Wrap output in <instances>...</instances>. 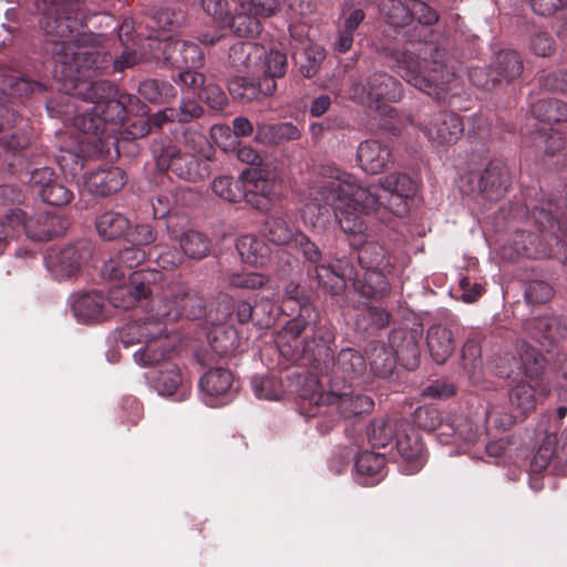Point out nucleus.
Listing matches in <instances>:
<instances>
[{
    "instance_id": "25",
    "label": "nucleus",
    "mask_w": 567,
    "mask_h": 567,
    "mask_svg": "<svg viewBox=\"0 0 567 567\" xmlns=\"http://www.w3.org/2000/svg\"><path fill=\"white\" fill-rule=\"evenodd\" d=\"M105 307L104 297L95 291L73 295L71 309L79 322L89 323L99 320Z\"/></svg>"
},
{
    "instance_id": "55",
    "label": "nucleus",
    "mask_w": 567,
    "mask_h": 567,
    "mask_svg": "<svg viewBox=\"0 0 567 567\" xmlns=\"http://www.w3.org/2000/svg\"><path fill=\"white\" fill-rule=\"evenodd\" d=\"M265 74L269 78H280L287 70V58L278 50H270L265 55Z\"/></svg>"
},
{
    "instance_id": "32",
    "label": "nucleus",
    "mask_w": 567,
    "mask_h": 567,
    "mask_svg": "<svg viewBox=\"0 0 567 567\" xmlns=\"http://www.w3.org/2000/svg\"><path fill=\"white\" fill-rule=\"evenodd\" d=\"M523 68L522 58L514 50L499 51L492 62V70L495 76L498 78V83L503 80L511 81L518 78Z\"/></svg>"
},
{
    "instance_id": "11",
    "label": "nucleus",
    "mask_w": 567,
    "mask_h": 567,
    "mask_svg": "<svg viewBox=\"0 0 567 567\" xmlns=\"http://www.w3.org/2000/svg\"><path fill=\"white\" fill-rule=\"evenodd\" d=\"M279 8L280 0L240 1L235 14H229L226 28L238 37H256L262 29L260 19L276 14Z\"/></svg>"
},
{
    "instance_id": "12",
    "label": "nucleus",
    "mask_w": 567,
    "mask_h": 567,
    "mask_svg": "<svg viewBox=\"0 0 567 567\" xmlns=\"http://www.w3.org/2000/svg\"><path fill=\"white\" fill-rule=\"evenodd\" d=\"M350 96L369 107L382 110L384 104L401 97V84L386 73H374L364 83L353 84Z\"/></svg>"
},
{
    "instance_id": "52",
    "label": "nucleus",
    "mask_w": 567,
    "mask_h": 567,
    "mask_svg": "<svg viewBox=\"0 0 567 567\" xmlns=\"http://www.w3.org/2000/svg\"><path fill=\"white\" fill-rule=\"evenodd\" d=\"M177 43H185V41L173 38L157 41L151 40L148 47L151 50H154V53H157L159 58L162 56L165 63L173 66V60L171 59V56L175 54L177 56L179 55V58H183V55L181 54L182 52L179 50H176Z\"/></svg>"
},
{
    "instance_id": "21",
    "label": "nucleus",
    "mask_w": 567,
    "mask_h": 567,
    "mask_svg": "<svg viewBox=\"0 0 567 567\" xmlns=\"http://www.w3.org/2000/svg\"><path fill=\"white\" fill-rule=\"evenodd\" d=\"M508 185V169L501 161L488 164L477 178L478 193L488 200L502 198Z\"/></svg>"
},
{
    "instance_id": "38",
    "label": "nucleus",
    "mask_w": 567,
    "mask_h": 567,
    "mask_svg": "<svg viewBox=\"0 0 567 567\" xmlns=\"http://www.w3.org/2000/svg\"><path fill=\"white\" fill-rule=\"evenodd\" d=\"M202 114V107L195 101H184L178 110L167 109L159 111L152 117V122L156 126H162L164 122H181L186 123Z\"/></svg>"
},
{
    "instance_id": "14",
    "label": "nucleus",
    "mask_w": 567,
    "mask_h": 567,
    "mask_svg": "<svg viewBox=\"0 0 567 567\" xmlns=\"http://www.w3.org/2000/svg\"><path fill=\"white\" fill-rule=\"evenodd\" d=\"M85 255L83 244L65 245L52 248L45 256V265L54 278L70 279L79 272Z\"/></svg>"
},
{
    "instance_id": "58",
    "label": "nucleus",
    "mask_w": 567,
    "mask_h": 567,
    "mask_svg": "<svg viewBox=\"0 0 567 567\" xmlns=\"http://www.w3.org/2000/svg\"><path fill=\"white\" fill-rule=\"evenodd\" d=\"M233 309V299L227 295L220 296L216 305L212 307L208 312L212 323L215 326H224V322L230 317Z\"/></svg>"
},
{
    "instance_id": "44",
    "label": "nucleus",
    "mask_w": 567,
    "mask_h": 567,
    "mask_svg": "<svg viewBox=\"0 0 567 567\" xmlns=\"http://www.w3.org/2000/svg\"><path fill=\"white\" fill-rule=\"evenodd\" d=\"M251 385L254 393L258 399L276 401L282 396L281 382L274 377H254Z\"/></svg>"
},
{
    "instance_id": "61",
    "label": "nucleus",
    "mask_w": 567,
    "mask_h": 567,
    "mask_svg": "<svg viewBox=\"0 0 567 567\" xmlns=\"http://www.w3.org/2000/svg\"><path fill=\"white\" fill-rule=\"evenodd\" d=\"M178 76L183 86L190 90L194 95L202 96V92L205 87V78L202 73L193 69H182Z\"/></svg>"
},
{
    "instance_id": "54",
    "label": "nucleus",
    "mask_w": 567,
    "mask_h": 567,
    "mask_svg": "<svg viewBox=\"0 0 567 567\" xmlns=\"http://www.w3.org/2000/svg\"><path fill=\"white\" fill-rule=\"evenodd\" d=\"M23 218V212L20 209L11 210L9 215L0 218V255L4 251L9 240L13 236V229Z\"/></svg>"
},
{
    "instance_id": "28",
    "label": "nucleus",
    "mask_w": 567,
    "mask_h": 567,
    "mask_svg": "<svg viewBox=\"0 0 567 567\" xmlns=\"http://www.w3.org/2000/svg\"><path fill=\"white\" fill-rule=\"evenodd\" d=\"M426 341L430 354L436 363H444L455 348L453 332L442 324H434L429 329Z\"/></svg>"
},
{
    "instance_id": "13",
    "label": "nucleus",
    "mask_w": 567,
    "mask_h": 567,
    "mask_svg": "<svg viewBox=\"0 0 567 567\" xmlns=\"http://www.w3.org/2000/svg\"><path fill=\"white\" fill-rule=\"evenodd\" d=\"M156 166L161 171H172L176 176L188 182H197L209 176L207 159L182 152L176 146L165 147L156 159Z\"/></svg>"
},
{
    "instance_id": "4",
    "label": "nucleus",
    "mask_w": 567,
    "mask_h": 567,
    "mask_svg": "<svg viewBox=\"0 0 567 567\" xmlns=\"http://www.w3.org/2000/svg\"><path fill=\"white\" fill-rule=\"evenodd\" d=\"M146 258L143 248L135 245L120 250L103 264L101 274L109 281L117 282L111 291L110 300L116 308L127 309L143 298H147L163 278L156 269L133 271L125 280L126 274Z\"/></svg>"
},
{
    "instance_id": "1",
    "label": "nucleus",
    "mask_w": 567,
    "mask_h": 567,
    "mask_svg": "<svg viewBox=\"0 0 567 567\" xmlns=\"http://www.w3.org/2000/svg\"><path fill=\"white\" fill-rule=\"evenodd\" d=\"M416 183L406 174H390L378 185L363 186L357 177L341 169L313 183L303 194L300 209L303 223L315 229H324L330 223L331 209L339 228L353 248H359L358 261L362 279L352 277L354 289L367 298H380L389 290L390 257L375 241H365L364 216L386 214L405 216L409 199L416 193Z\"/></svg>"
},
{
    "instance_id": "62",
    "label": "nucleus",
    "mask_w": 567,
    "mask_h": 567,
    "mask_svg": "<svg viewBox=\"0 0 567 567\" xmlns=\"http://www.w3.org/2000/svg\"><path fill=\"white\" fill-rule=\"evenodd\" d=\"M208 146L206 137L198 132H188L184 136L182 152L189 153L194 156L205 155V148Z\"/></svg>"
},
{
    "instance_id": "29",
    "label": "nucleus",
    "mask_w": 567,
    "mask_h": 567,
    "mask_svg": "<svg viewBox=\"0 0 567 567\" xmlns=\"http://www.w3.org/2000/svg\"><path fill=\"white\" fill-rule=\"evenodd\" d=\"M236 248L241 260L255 267L264 266L270 256V249L265 241L252 235L239 237Z\"/></svg>"
},
{
    "instance_id": "46",
    "label": "nucleus",
    "mask_w": 567,
    "mask_h": 567,
    "mask_svg": "<svg viewBox=\"0 0 567 567\" xmlns=\"http://www.w3.org/2000/svg\"><path fill=\"white\" fill-rule=\"evenodd\" d=\"M326 58L324 49L319 44H309L305 48L300 61V72L305 78H312L317 74Z\"/></svg>"
},
{
    "instance_id": "15",
    "label": "nucleus",
    "mask_w": 567,
    "mask_h": 567,
    "mask_svg": "<svg viewBox=\"0 0 567 567\" xmlns=\"http://www.w3.org/2000/svg\"><path fill=\"white\" fill-rule=\"evenodd\" d=\"M30 184L39 193L42 200L50 205L63 206L73 199V192L49 167L32 171Z\"/></svg>"
},
{
    "instance_id": "59",
    "label": "nucleus",
    "mask_w": 567,
    "mask_h": 567,
    "mask_svg": "<svg viewBox=\"0 0 567 567\" xmlns=\"http://www.w3.org/2000/svg\"><path fill=\"white\" fill-rule=\"evenodd\" d=\"M468 79L473 85L484 90H489L498 83V78L495 76L492 65L488 70L478 66L470 69Z\"/></svg>"
},
{
    "instance_id": "41",
    "label": "nucleus",
    "mask_w": 567,
    "mask_h": 567,
    "mask_svg": "<svg viewBox=\"0 0 567 567\" xmlns=\"http://www.w3.org/2000/svg\"><path fill=\"white\" fill-rule=\"evenodd\" d=\"M264 234L276 245L295 244V237L298 233L280 217L269 218L264 226Z\"/></svg>"
},
{
    "instance_id": "2",
    "label": "nucleus",
    "mask_w": 567,
    "mask_h": 567,
    "mask_svg": "<svg viewBox=\"0 0 567 567\" xmlns=\"http://www.w3.org/2000/svg\"><path fill=\"white\" fill-rule=\"evenodd\" d=\"M35 6L40 13V27L49 37L45 50L54 59V72L73 83V94L81 100V104L75 105L73 125L92 136V142L100 140L111 120L109 110L120 105L110 82L92 81L106 63L105 55L96 47L97 37L79 31L78 19L65 0H38Z\"/></svg>"
},
{
    "instance_id": "30",
    "label": "nucleus",
    "mask_w": 567,
    "mask_h": 567,
    "mask_svg": "<svg viewBox=\"0 0 567 567\" xmlns=\"http://www.w3.org/2000/svg\"><path fill=\"white\" fill-rule=\"evenodd\" d=\"M300 130L292 123L258 124L256 140L264 144H279L286 141H295L300 137Z\"/></svg>"
},
{
    "instance_id": "60",
    "label": "nucleus",
    "mask_w": 567,
    "mask_h": 567,
    "mask_svg": "<svg viewBox=\"0 0 567 567\" xmlns=\"http://www.w3.org/2000/svg\"><path fill=\"white\" fill-rule=\"evenodd\" d=\"M127 240L137 247L151 245L156 239V234L147 224H138L127 231Z\"/></svg>"
},
{
    "instance_id": "51",
    "label": "nucleus",
    "mask_w": 567,
    "mask_h": 567,
    "mask_svg": "<svg viewBox=\"0 0 567 567\" xmlns=\"http://www.w3.org/2000/svg\"><path fill=\"white\" fill-rule=\"evenodd\" d=\"M226 0H202V8L219 28H226L229 10Z\"/></svg>"
},
{
    "instance_id": "3",
    "label": "nucleus",
    "mask_w": 567,
    "mask_h": 567,
    "mask_svg": "<svg viewBox=\"0 0 567 567\" xmlns=\"http://www.w3.org/2000/svg\"><path fill=\"white\" fill-rule=\"evenodd\" d=\"M203 310V299L192 295L185 284H171L154 302L153 313L120 328L118 339L125 347L167 341V321H175L182 317L196 319L202 316Z\"/></svg>"
},
{
    "instance_id": "26",
    "label": "nucleus",
    "mask_w": 567,
    "mask_h": 567,
    "mask_svg": "<svg viewBox=\"0 0 567 567\" xmlns=\"http://www.w3.org/2000/svg\"><path fill=\"white\" fill-rule=\"evenodd\" d=\"M153 383L161 395H172L181 389L182 396H184L190 390V385L181 369L171 361L161 365L157 375L153 378Z\"/></svg>"
},
{
    "instance_id": "42",
    "label": "nucleus",
    "mask_w": 567,
    "mask_h": 567,
    "mask_svg": "<svg viewBox=\"0 0 567 567\" xmlns=\"http://www.w3.org/2000/svg\"><path fill=\"white\" fill-rule=\"evenodd\" d=\"M176 50H179L183 58L173 55V66L177 69H196L204 64V54L193 42L177 43Z\"/></svg>"
},
{
    "instance_id": "34",
    "label": "nucleus",
    "mask_w": 567,
    "mask_h": 567,
    "mask_svg": "<svg viewBox=\"0 0 567 567\" xmlns=\"http://www.w3.org/2000/svg\"><path fill=\"white\" fill-rule=\"evenodd\" d=\"M236 316L241 323L254 319L260 328H269L275 322V309L269 301L260 303L256 310L250 303L241 301L236 306Z\"/></svg>"
},
{
    "instance_id": "18",
    "label": "nucleus",
    "mask_w": 567,
    "mask_h": 567,
    "mask_svg": "<svg viewBox=\"0 0 567 567\" xmlns=\"http://www.w3.org/2000/svg\"><path fill=\"white\" fill-rule=\"evenodd\" d=\"M395 447L403 461L406 462V474H413L422 468L425 463L423 443L417 433L405 422L400 423L395 436Z\"/></svg>"
},
{
    "instance_id": "45",
    "label": "nucleus",
    "mask_w": 567,
    "mask_h": 567,
    "mask_svg": "<svg viewBox=\"0 0 567 567\" xmlns=\"http://www.w3.org/2000/svg\"><path fill=\"white\" fill-rule=\"evenodd\" d=\"M228 91L234 100L244 103L257 100L261 94L257 84L243 76H234L228 83Z\"/></svg>"
},
{
    "instance_id": "64",
    "label": "nucleus",
    "mask_w": 567,
    "mask_h": 567,
    "mask_svg": "<svg viewBox=\"0 0 567 567\" xmlns=\"http://www.w3.org/2000/svg\"><path fill=\"white\" fill-rule=\"evenodd\" d=\"M200 97L205 99L213 110H221L228 101L225 92L215 84L205 85Z\"/></svg>"
},
{
    "instance_id": "37",
    "label": "nucleus",
    "mask_w": 567,
    "mask_h": 567,
    "mask_svg": "<svg viewBox=\"0 0 567 567\" xmlns=\"http://www.w3.org/2000/svg\"><path fill=\"white\" fill-rule=\"evenodd\" d=\"M179 245L185 256L202 259L210 251V239L203 233L187 229L179 237Z\"/></svg>"
},
{
    "instance_id": "10",
    "label": "nucleus",
    "mask_w": 567,
    "mask_h": 567,
    "mask_svg": "<svg viewBox=\"0 0 567 567\" xmlns=\"http://www.w3.org/2000/svg\"><path fill=\"white\" fill-rule=\"evenodd\" d=\"M311 401L318 405H328L331 411L337 410L344 419L369 413L374 405L370 396L354 393L351 384L338 380L329 381V391L319 395L313 394Z\"/></svg>"
},
{
    "instance_id": "40",
    "label": "nucleus",
    "mask_w": 567,
    "mask_h": 567,
    "mask_svg": "<svg viewBox=\"0 0 567 567\" xmlns=\"http://www.w3.org/2000/svg\"><path fill=\"white\" fill-rule=\"evenodd\" d=\"M209 343L218 355H227L238 347L235 329L233 327L216 326L209 336Z\"/></svg>"
},
{
    "instance_id": "43",
    "label": "nucleus",
    "mask_w": 567,
    "mask_h": 567,
    "mask_svg": "<svg viewBox=\"0 0 567 567\" xmlns=\"http://www.w3.org/2000/svg\"><path fill=\"white\" fill-rule=\"evenodd\" d=\"M213 192L227 202H239L243 199L241 176L234 179L229 176L216 177L212 184Z\"/></svg>"
},
{
    "instance_id": "8",
    "label": "nucleus",
    "mask_w": 567,
    "mask_h": 567,
    "mask_svg": "<svg viewBox=\"0 0 567 567\" xmlns=\"http://www.w3.org/2000/svg\"><path fill=\"white\" fill-rule=\"evenodd\" d=\"M522 360L526 380L518 381L511 389L508 396L517 413L525 415L535 410L538 399L546 396L548 390L543 388L537 379L544 370V358L532 351L526 352Z\"/></svg>"
},
{
    "instance_id": "35",
    "label": "nucleus",
    "mask_w": 567,
    "mask_h": 567,
    "mask_svg": "<svg viewBox=\"0 0 567 567\" xmlns=\"http://www.w3.org/2000/svg\"><path fill=\"white\" fill-rule=\"evenodd\" d=\"M530 113L543 122H561L567 120V104L545 96L530 104Z\"/></svg>"
},
{
    "instance_id": "53",
    "label": "nucleus",
    "mask_w": 567,
    "mask_h": 567,
    "mask_svg": "<svg viewBox=\"0 0 567 567\" xmlns=\"http://www.w3.org/2000/svg\"><path fill=\"white\" fill-rule=\"evenodd\" d=\"M269 280L261 274L257 272H243L233 274L229 277V285L235 288L257 289L264 288L268 285Z\"/></svg>"
},
{
    "instance_id": "33",
    "label": "nucleus",
    "mask_w": 567,
    "mask_h": 567,
    "mask_svg": "<svg viewBox=\"0 0 567 567\" xmlns=\"http://www.w3.org/2000/svg\"><path fill=\"white\" fill-rule=\"evenodd\" d=\"M172 353V342L161 341L145 343L142 348L134 352L133 358L135 363L142 367L162 365L169 362Z\"/></svg>"
},
{
    "instance_id": "23",
    "label": "nucleus",
    "mask_w": 567,
    "mask_h": 567,
    "mask_svg": "<svg viewBox=\"0 0 567 567\" xmlns=\"http://www.w3.org/2000/svg\"><path fill=\"white\" fill-rule=\"evenodd\" d=\"M385 476V458L382 454L363 451L354 463V480L363 486L375 485Z\"/></svg>"
},
{
    "instance_id": "19",
    "label": "nucleus",
    "mask_w": 567,
    "mask_h": 567,
    "mask_svg": "<svg viewBox=\"0 0 567 567\" xmlns=\"http://www.w3.org/2000/svg\"><path fill=\"white\" fill-rule=\"evenodd\" d=\"M357 162L365 173L380 174L392 163V153L386 144L377 140H367L358 146Z\"/></svg>"
},
{
    "instance_id": "6",
    "label": "nucleus",
    "mask_w": 567,
    "mask_h": 567,
    "mask_svg": "<svg viewBox=\"0 0 567 567\" xmlns=\"http://www.w3.org/2000/svg\"><path fill=\"white\" fill-rule=\"evenodd\" d=\"M302 313L289 320L287 324L276 336L275 342L279 353L288 361L296 362L302 359L309 362H319L323 358H329L331 350L329 344L333 340V336L329 331H324L311 341H305L300 334L306 330L308 322L303 313L308 312L307 307L302 308Z\"/></svg>"
},
{
    "instance_id": "47",
    "label": "nucleus",
    "mask_w": 567,
    "mask_h": 567,
    "mask_svg": "<svg viewBox=\"0 0 567 567\" xmlns=\"http://www.w3.org/2000/svg\"><path fill=\"white\" fill-rule=\"evenodd\" d=\"M138 93L152 103H159L174 95V87L157 80H145L138 85Z\"/></svg>"
},
{
    "instance_id": "31",
    "label": "nucleus",
    "mask_w": 567,
    "mask_h": 567,
    "mask_svg": "<svg viewBox=\"0 0 567 567\" xmlns=\"http://www.w3.org/2000/svg\"><path fill=\"white\" fill-rule=\"evenodd\" d=\"M95 228L101 238L113 240L126 234L131 228V224L123 214L109 210L96 218Z\"/></svg>"
},
{
    "instance_id": "39",
    "label": "nucleus",
    "mask_w": 567,
    "mask_h": 567,
    "mask_svg": "<svg viewBox=\"0 0 567 567\" xmlns=\"http://www.w3.org/2000/svg\"><path fill=\"white\" fill-rule=\"evenodd\" d=\"M411 0H381L380 12L386 22L393 27H404L411 23Z\"/></svg>"
},
{
    "instance_id": "50",
    "label": "nucleus",
    "mask_w": 567,
    "mask_h": 567,
    "mask_svg": "<svg viewBox=\"0 0 567 567\" xmlns=\"http://www.w3.org/2000/svg\"><path fill=\"white\" fill-rule=\"evenodd\" d=\"M395 365L394 355L385 348H375L370 361L371 370L379 377L391 374Z\"/></svg>"
},
{
    "instance_id": "16",
    "label": "nucleus",
    "mask_w": 567,
    "mask_h": 567,
    "mask_svg": "<svg viewBox=\"0 0 567 567\" xmlns=\"http://www.w3.org/2000/svg\"><path fill=\"white\" fill-rule=\"evenodd\" d=\"M198 384L206 405H223L229 401L233 374L226 369L216 368L206 372Z\"/></svg>"
},
{
    "instance_id": "63",
    "label": "nucleus",
    "mask_w": 567,
    "mask_h": 567,
    "mask_svg": "<svg viewBox=\"0 0 567 567\" xmlns=\"http://www.w3.org/2000/svg\"><path fill=\"white\" fill-rule=\"evenodd\" d=\"M530 50L539 56H547L554 51V39L544 31L534 33L530 39Z\"/></svg>"
},
{
    "instance_id": "22",
    "label": "nucleus",
    "mask_w": 567,
    "mask_h": 567,
    "mask_svg": "<svg viewBox=\"0 0 567 567\" xmlns=\"http://www.w3.org/2000/svg\"><path fill=\"white\" fill-rule=\"evenodd\" d=\"M125 184L124 172L118 167L85 173L84 188L95 196L105 197L118 192Z\"/></svg>"
},
{
    "instance_id": "24",
    "label": "nucleus",
    "mask_w": 567,
    "mask_h": 567,
    "mask_svg": "<svg viewBox=\"0 0 567 567\" xmlns=\"http://www.w3.org/2000/svg\"><path fill=\"white\" fill-rule=\"evenodd\" d=\"M365 369V359L360 352L353 349H343L333 362L329 381L338 380L351 384L352 381L364 373Z\"/></svg>"
},
{
    "instance_id": "36",
    "label": "nucleus",
    "mask_w": 567,
    "mask_h": 567,
    "mask_svg": "<svg viewBox=\"0 0 567 567\" xmlns=\"http://www.w3.org/2000/svg\"><path fill=\"white\" fill-rule=\"evenodd\" d=\"M402 421L375 419L368 429L369 442L377 447H385L396 436Z\"/></svg>"
},
{
    "instance_id": "27",
    "label": "nucleus",
    "mask_w": 567,
    "mask_h": 567,
    "mask_svg": "<svg viewBox=\"0 0 567 567\" xmlns=\"http://www.w3.org/2000/svg\"><path fill=\"white\" fill-rule=\"evenodd\" d=\"M480 430V426L470 419L457 415L451 423L441 427L437 437L443 444L457 443V441L472 443L477 439Z\"/></svg>"
},
{
    "instance_id": "20",
    "label": "nucleus",
    "mask_w": 567,
    "mask_h": 567,
    "mask_svg": "<svg viewBox=\"0 0 567 567\" xmlns=\"http://www.w3.org/2000/svg\"><path fill=\"white\" fill-rule=\"evenodd\" d=\"M23 223L25 234L28 238L32 240H49L54 236H59L66 229V221L60 216L52 215L49 213L35 214L23 218L18 223Z\"/></svg>"
},
{
    "instance_id": "9",
    "label": "nucleus",
    "mask_w": 567,
    "mask_h": 567,
    "mask_svg": "<svg viewBox=\"0 0 567 567\" xmlns=\"http://www.w3.org/2000/svg\"><path fill=\"white\" fill-rule=\"evenodd\" d=\"M295 245L300 249L307 261L316 265L315 272L318 284L331 295H339L346 288V281L351 279L353 269L351 266L339 260L338 265L319 264L321 252L317 245L305 234L298 233L295 237Z\"/></svg>"
},
{
    "instance_id": "17",
    "label": "nucleus",
    "mask_w": 567,
    "mask_h": 567,
    "mask_svg": "<svg viewBox=\"0 0 567 567\" xmlns=\"http://www.w3.org/2000/svg\"><path fill=\"white\" fill-rule=\"evenodd\" d=\"M422 130L429 140L440 145H451L460 138L464 126L457 114L444 112L424 122Z\"/></svg>"
},
{
    "instance_id": "57",
    "label": "nucleus",
    "mask_w": 567,
    "mask_h": 567,
    "mask_svg": "<svg viewBox=\"0 0 567 567\" xmlns=\"http://www.w3.org/2000/svg\"><path fill=\"white\" fill-rule=\"evenodd\" d=\"M551 297V287L542 280L530 281L525 290V299L528 303H543Z\"/></svg>"
},
{
    "instance_id": "7",
    "label": "nucleus",
    "mask_w": 567,
    "mask_h": 567,
    "mask_svg": "<svg viewBox=\"0 0 567 567\" xmlns=\"http://www.w3.org/2000/svg\"><path fill=\"white\" fill-rule=\"evenodd\" d=\"M243 199L254 208L266 212L279 198L281 179L268 166H252L241 173Z\"/></svg>"
},
{
    "instance_id": "5",
    "label": "nucleus",
    "mask_w": 567,
    "mask_h": 567,
    "mask_svg": "<svg viewBox=\"0 0 567 567\" xmlns=\"http://www.w3.org/2000/svg\"><path fill=\"white\" fill-rule=\"evenodd\" d=\"M443 56L444 52L433 43H411L396 55L395 68L401 76L417 90L443 99L445 85L454 76Z\"/></svg>"
},
{
    "instance_id": "56",
    "label": "nucleus",
    "mask_w": 567,
    "mask_h": 567,
    "mask_svg": "<svg viewBox=\"0 0 567 567\" xmlns=\"http://www.w3.org/2000/svg\"><path fill=\"white\" fill-rule=\"evenodd\" d=\"M411 22L416 20L424 25H431L437 22L439 14L429 4L420 0H411Z\"/></svg>"
},
{
    "instance_id": "49",
    "label": "nucleus",
    "mask_w": 567,
    "mask_h": 567,
    "mask_svg": "<svg viewBox=\"0 0 567 567\" xmlns=\"http://www.w3.org/2000/svg\"><path fill=\"white\" fill-rule=\"evenodd\" d=\"M555 454H556V436L547 435L532 458L530 471L533 473H540L542 471L547 468V466L554 458Z\"/></svg>"
},
{
    "instance_id": "48",
    "label": "nucleus",
    "mask_w": 567,
    "mask_h": 567,
    "mask_svg": "<svg viewBox=\"0 0 567 567\" xmlns=\"http://www.w3.org/2000/svg\"><path fill=\"white\" fill-rule=\"evenodd\" d=\"M33 84L13 74L0 75V104L6 103L8 95H22L33 91Z\"/></svg>"
}]
</instances>
